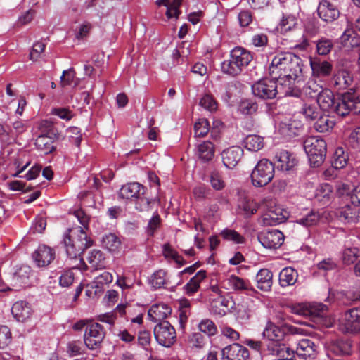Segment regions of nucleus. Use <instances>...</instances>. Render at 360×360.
I'll list each match as a JSON object with an SVG mask.
<instances>
[{
	"mask_svg": "<svg viewBox=\"0 0 360 360\" xmlns=\"http://www.w3.org/2000/svg\"><path fill=\"white\" fill-rule=\"evenodd\" d=\"M271 77L276 79L283 96L298 97L300 89L296 86L302 74V60L290 52L276 54L269 68Z\"/></svg>",
	"mask_w": 360,
	"mask_h": 360,
	"instance_id": "1",
	"label": "nucleus"
},
{
	"mask_svg": "<svg viewBox=\"0 0 360 360\" xmlns=\"http://www.w3.org/2000/svg\"><path fill=\"white\" fill-rule=\"evenodd\" d=\"M316 99L320 108L323 111L335 112L341 117L350 112L360 113V94L355 95L354 92H345L335 99L333 91L325 89Z\"/></svg>",
	"mask_w": 360,
	"mask_h": 360,
	"instance_id": "2",
	"label": "nucleus"
},
{
	"mask_svg": "<svg viewBox=\"0 0 360 360\" xmlns=\"http://www.w3.org/2000/svg\"><path fill=\"white\" fill-rule=\"evenodd\" d=\"M92 240L88 237L84 229L81 227L68 229L63 236V244L67 256L70 259H81L84 251L92 245Z\"/></svg>",
	"mask_w": 360,
	"mask_h": 360,
	"instance_id": "3",
	"label": "nucleus"
},
{
	"mask_svg": "<svg viewBox=\"0 0 360 360\" xmlns=\"http://www.w3.org/2000/svg\"><path fill=\"white\" fill-rule=\"evenodd\" d=\"M252 53L241 46H236L230 52L229 59L221 63L223 73L232 77L238 76L252 60Z\"/></svg>",
	"mask_w": 360,
	"mask_h": 360,
	"instance_id": "4",
	"label": "nucleus"
},
{
	"mask_svg": "<svg viewBox=\"0 0 360 360\" xmlns=\"http://www.w3.org/2000/svg\"><path fill=\"white\" fill-rule=\"evenodd\" d=\"M302 329L286 323L276 324L268 321L262 332L264 338L268 340L269 342H281L288 338L290 335L300 334Z\"/></svg>",
	"mask_w": 360,
	"mask_h": 360,
	"instance_id": "5",
	"label": "nucleus"
},
{
	"mask_svg": "<svg viewBox=\"0 0 360 360\" xmlns=\"http://www.w3.org/2000/svg\"><path fill=\"white\" fill-rule=\"evenodd\" d=\"M276 162L269 159H260L251 173V180L254 186L263 187L267 185L274 176Z\"/></svg>",
	"mask_w": 360,
	"mask_h": 360,
	"instance_id": "6",
	"label": "nucleus"
},
{
	"mask_svg": "<svg viewBox=\"0 0 360 360\" xmlns=\"http://www.w3.org/2000/svg\"><path fill=\"white\" fill-rule=\"evenodd\" d=\"M252 91L255 96L263 100L273 99L282 90L280 89V85L276 79L264 78L260 79L252 85Z\"/></svg>",
	"mask_w": 360,
	"mask_h": 360,
	"instance_id": "7",
	"label": "nucleus"
},
{
	"mask_svg": "<svg viewBox=\"0 0 360 360\" xmlns=\"http://www.w3.org/2000/svg\"><path fill=\"white\" fill-rule=\"evenodd\" d=\"M105 332L103 327L98 323H92L86 326L84 334V342L90 350L98 349L101 347Z\"/></svg>",
	"mask_w": 360,
	"mask_h": 360,
	"instance_id": "8",
	"label": "nucleus"
},
{
	"mask_svg": "<svg viewBox=\"0 0 360 360\" xmlns=\"http://www.w3.org/2000/svg\"><path fill=\"white\" fill-rule=\"evenodd\" d=\"M158 343L165 347H170L176 340L175 328L167 321L158 323L153 330Z\"/></svg>",
	"mask_w": 360,
	"mask_h": 360,
	"instance_id": "9",
	"label": "nucleus"
},
{
	"mask_svg": "<svg viewBox=\"0 0 360 360\" xmlns=\"http://www.w3.org/2000/svg\"><path fill=\"white\" fill-rule=\"evenodd\" d=\"M340 328L345 333H356L360 331V307L346 310L339 320Z\"/></svg>",
	"mask_w": 360,
	"mask_h": 360,
	"instance_id": "10",
	"label": "nucleus"
},
{
	"mask_svg": "<svg viewBox=\"0 0 360 360\" xmlns=\"http://www.w3.org/2000/svg\"><path fill=\"white\" fill-rule=\"evenodd\" d=\"M335 214L345 224L356 223L360 219V208L345 200L342 201L340 206L336 209Z\"/></svg>",
	"mask_w": 360,
	"mask_h": 360,
	"instance_id": "11",
	"label": "nucleus"
},
{
	"mask_svg": "<svg viewBox=\"0 0 360 360\" xmlns=\"http://www.w3.org/2000/svg\"><path fill=\"white\" fill-rule=\"evenodd\" d=\"M226 288L229 290L244 293L250 296H255L257 293V291L248 279L236 275H231L226 278Z\"/></svg>",
	"mask_w": 360,
	"mask_h": 360,
	"instance_id": "12",
	"label": "nucleus"
},
{
	"mask_svg": "<svg viewBox=\"0 0 360 360\" xmlns=\"http://www.w3.org/2000/svg\"><path fill=\"white\" fill-rule=\"evenodd\" d=\"M258 240L267 249H277L284 242L283 233L278 229H269L259 233L257 236Z\"/></svg>",
	"mask_w": 360,
	"mask_h": 360,
	"instance_id": "13",
	"label": "nucleus"
},
{
	"mask_svg": "<svg viewBox=\"0 0 360 360\" xmlns=\"http://www.w3.org/2000/svg\"><path fill=\"white\" fill-rule=\"evenodd\" d=\"M331 82L338 91L347 89V91L354 92L355 93L354 81L351 72L344 69L340 70L333 75Z\"/></svg>",
	"mask_w": 360,
	"mask_h": 360,
	"instance_id": "14",
	"label": "nucleus"
},
{
	"mask_svg": "<svg viewBox=\"0 0 360 360\" xmlns=\"http://www.w3.org/2000/svg\"><path fill=\"white\" fill-rule=\"evenodd\" d=\"M304 150L308 158H323L326 154V143L323 139L310 136L303 143Z\"/></svg>",
	"mask_w": 360,
	"mask_h": 360,
	"instance_id": "15",
	"label": "nucleus"
},
{
	"mask_svg": "<svg viewBox=\"0 0 360 360\" xmlns=\"http://www.w3.org/2000/svg\"><path fill=\"white\" fill-rule=\"evenodd\" d=\"M265 353L275 356L274 360H295L294 350L281 342H269Z\"/></svg>",
	"mask_w": 360,
	"mask_h": 360,
	"instance_id": "16",
	"label": "nucleus"
},
{
	"mask_svg": "<svg viewBox=\"0 0 360 360\" xmlns=\"http://www.w3.org/2000/svg\"><path fill=\"white\" fill-rule=\"evenodd\" d=\"M320 19L327 23H331L340 16V11L337 6L328 0H321L316 9Z\"/></svg>",
	"mask_w": 360,
	"mask_h": 360,
	"instance_id": "17",
	"label": "nucleus"
},
{
	"mask_svg": "<svg viewBox=\"0 0 360 360\" xmlns=\"http://www.w3.org/2000/svg\"><path fill=\"white\" fill-rule=\"evenodd\" d=\"M304 125L298 120H289L281 122L279 127V133L283 138L290 140L299 137L304 134Z\"/></svg>",
	"mask_w": 360,
	"mask_h": 360,
	"instance_id": "18",
	"label": "nucleus"
},
{
	"mask_svg": "<svg viewBox=\"0 0 360 360\" xmlns=\"http://www.w3.org/2000/svg\"><path fill=\"white\" fill-rule=\"evenodd\" d=\"M211 311L219 316H224L229 308H232L233 300L225 295H208Z\"/></svg>",
	"mask_w": 360,
	"mask_h": 360,
	"instance_id": "19",
	"label": "nucleus"
},
{
	"mask_svg": "<svg viewBox=\"0 0 360 360\" xmlns=\"http://www.w3.org/2000/svg\"><path fill=\"white\" fill-rule=\"evenodd\" d=\"M32 257L38 267H46L53 261L56 252L51 247L41 245L32 253Z\"/></svg>",
	"mask_w": 360,
	"mask_h": 360,
	"instance_id": "20",
	"label": "nucleus"
},
{
	"mask_svg": "<svg viewBox=\"0 0 360 360\" xmlns=\"http://www.w3.org/2000/svg\"><path fill=\"white\" fill-rule=\"evenodd\" d=\"M223 360H248L249 350L245 347L233 343L222 349Z\"/></svg>",
	"mask_w": 360,
	"mask_h": 360,
	"instance_id": "21",
	"label": "nucleus"
},
{
	"mask_svg": "<svg viewBox=\"0 0 360 360\" xmlns=\"http://www.w3.org/2000/svg\"><path fill=\"white\" fill-rule=\"evenodd\" d=\"M146 187L138 182H131L123 185L118 192V197L134 202L146 190Z\"/></svg>",
	"mask_w": 360,
	"mask_h": 360,
	"instance_id": "22",
	"label": "nucleus"
},
{
	"mask_svg": "<svg viewBox=\"0 0 360 360\" xmlns=\"http://www.w3.org/2000/svg\"><path fill=\"white\" fill-rule=\"evenodd\" d=\"M352 354V343L348 340L336 339L331 340L328 346V356H348Z\"/></svg>",
	"mask_w": 360,
	"mask_h": 360,
	"instance_id": "23",
	"label": "nucleus"
},
{
	"mask_svg": "<svg viewBox=\"0 0 360 360\" xmlns=\"http://www.w3.org/2000/svg\"><path fill=\"white\" fill-rule=\"evenodd\" d=\"M317 345L311 339H302L297 345L295 355L306 359L308 357L314 358L317 352Z\"/></svg>",
	"mask_w": 360,
	"mask_h": 360,
	"instance_id": "24",
	"label": "nucleus"
},
{
	"mask_svg": "<svg viewBox=\"0 0 360 360\" xmlns=\"http://www.w3.org/2000/svg\"><path fill=\"white\" fill-rule=\"evenodd\" d=\"M31 273V268L27 265L21 266L14 272L11 285L15 288V290H19L28 285Z\"/></svg>",
	"mask_w": 360,
	"mask_h": 360,
	"instance_id": "25",
	"label": "nucleus"
},
{
	"mask_svg": "<svg viewBox=\"0 0 360 360\" xmlns=\"http://www.w3.org/2000/svg\"><path fill=\"white\" fill-rule=\"evenodd\" d=\"M172 313L171 307L163 302L153 304L148 312L149 319L153 322H162Z\"/></svg>",
	"mask_w": 360,
	"mask_h": 360,
	"instance_id": "26",
	"label": "nucleus"
},
{
	"mask_svg": "<svg viewBox=\"0 0 360 360\" xmlns=\"http://www.w3.org/2000/svg\"><path fill=\"white\" fill-rule=\"evenodd\" d=\"M33 310L31 305L26 301H17L11 308V313L13 317L18 321L24 322L30 319Z\"/></svg>",
	"mask_w": 360,
	"mask_h": 360,
	"instance_id": "27",
	"label": "nucleus"
},
{
	"mask_svg": "<svg viewBox=\"0 0 360 360\" xmlns=\"http://www.w3.org/2000/svg\"><path fill=\"white\" fill-rule=\"evenodd\" d=\"M257 287L264 292L271 290L273 285V273L268 269H260L256 275Z\"/></svg>",
	"mask_w": 360,
	"mask_h": 360,
	"instance_id": "28",
	"label": "nucleus"
},
{
	"mask_svg": "<svg viewBox=\"0 0 360 360\" xmlns=\"http://www.w3.org/2000/svg\"><path fill=\"white\" fill-rule=\"evenodd\" d=\"M207 278V272L200 270L193 276L189 281L184 286L183 289L186 295L193 296L197 292L200 287V283Z\"/></svg>",
	"mask_w": 360,
	"mask_h": 360,
	"instance_id": "29",
	"label": "nucleus"
},
{
	"mask_svg": "<svg viewBox=\"0 0 360 360\" xmlns=\"http://www.w3.org/2000/svg\"><path fill=\"white\" fill-rule=\"evenodd\" d=\"M238 207L241 214L248 219L257 212L260 205L255 200L245 197L239 200Z\"/></svg>",
	"mask_w": 360,
	"mask_h": 360,
	"instance_id": "30",
	"label": "nucleus"
},
{
	"mask_svg": "<svg viewBox=\"0 0 360 360\" xmlns=\"http://www.w3.org/2000/svg\"><path fill=\"white\" fill-rule=\"evenodd\" d=\"M297 278V271L290 266L283 269L278 275V282L283 288L293 285L296 283Z\"/></svg>",
	"mask_w": 360,
	"mask_h": 360,
	"instance_id": "31",
	"label": "nucleus"
},
{
	"mask_svg": "<svg viewBox=\"0 0 360 360\" xmlns=\"http://www.w3.org/2000/svg\"><path fill=\"white\" fill-rule=\"evenodd\" d=\"M333 186L329 184H323L316 189L315 199L320 205L326 206L329 204L333 196Z\"/></svg>",
	"mask_w": 360,
	"mask_h": 360,
	"instance_id": "32",
	"label": "nucleus"
},
{
	"mask_svg": "<svg viewBox=\"0 0 360 360\" xmlns=\"http://www.w3.org/2000/svg\"><path fill=\"white\" fill-rule=\"evenodd\" d=\"M57 139L46 136H37L35 140V146L37 150L41 153V155H49L56 149L53 143V141Z\"/></svg>",
	"mask_w": 360,
	"mask_h": 360,
	"instance_id": "33",
	"label": "nucleus"
},
{
	"mask_svg": "<svg viewBox=\"0 0 360 360\" xmlns=\"http://www.w3.org/2000/svg\"><path fill=\"white\" fill-rule=\"evenodd\" d=\"M87 261L94 270L103 269L105 267V257L100 250L94 249L89 253Z\"/></svg>",
	"mask_w": 360,
	"mask_h": 360,
	"instance_id": "34",
	"label": "nucleus"
},
{
	"mask_svg": "<svg viewBox=\"0 0 360 360\" xmlns=\"http://www.w3.org/2000/svg\"><path fill=\"white\" fill-rule=\"evenodd\" d=\"M314 121V129L320 133L328 131L330 129H333L335 125L334 120L330 118L329 115L323 114L322 112Z\"/></svg>",
	"mask_w": 360,
	"mask_h": 360,
	"instance_id": "35",
	"label": "nucleus"
},
{
	"mask_svg": "<svg viewBox=\"0 0 360 360\" xmlns=\"http://www.w3.org/2000/svg\"><path fill=\"white\" fill-rule=\"evenodd\" d=\"M38 136H46L50 138H58V129L51 121L44 120L37 124Z\"/></svg>",
	"mask_w": 360,
	"mask_h": 360,
	"instance_id": "36",
	"label": "nucleus"
},
{
	"mask_svg": "<svg viewBox=\"0 0 360 360\" xmlns=\"http://www.w3.org/2000/svg\"><path fill=\"white\" fill-rule=\"evenodd\" d=\"M150 284L155 289L167 288L168 284L167 272L164 269L155 271L151 276Z\"/></svg>",
	"mask_w": 360,
	"mask_h": 360,
	"instance_id": "37",
	"label": "nucleus"
},
{
	"mask_svg": "<svg viewBox=\"0 0 360 360\" xmlns=\"http://www.w3.org/2000/svg\"><path fill=\"white\" fill-rule=\"evenodd\" d=\"M310 65L314 75L317 76H328L333 69L332 65L328 61L311 60Z\"/></svg>",
	"mask_w": 360,
	"mask_h": 360,
	"instance_id": "38",
	"label": "nucleus"
},
{
	"mask_svg": "<svg viewBox=\"0 0 360 360\" xmlns=\"http://www.w3.org/2000/svg\"><path fill=\"white\" fill-rule=\"evenodd\" d=\"M285 217L278 209L269 210L263 217V224L266 226H276L285 221Z\"/></svg>",
	"mask_w": 360,
	"mask_h": 360,
	"instance_id": "39",
	"label": "nucleus"
},
{
	"mask_svg": "<svg viewBox=\"0 0 360 360\" xmlns=\"http://www.w3.org/2000/svg\"><path fill=\"white\" fill-rule=\"evenodd\" d=\"M316 52L319 56L328 55L334 47V42L332 39L321 37L316 41Z\"/></svg>",
	"mask_w": 360,
	"mask_h": 360,
	"instance_id": "40",
	"label": "nucleus"
},
{
	"mask_svg": "<svg viewBox=\"0 0 360 360\" xmlns=\"http://www.w3.org/2000/svg\"><path fill=\"white\" fill-rule=\"evenodd\" d=\"M113 280L112 275L108 271H103L96 276L91 283V288H95V293L103 291L105 285L110 283Z\"/></svg>",
	"mask_w": 360,
	"mask_h": 360,
	"instance_id": "41",
	"label": "nucleus"
},
{
	"mask_svg": "<svg viewBox=\"0 0 360 360\" xmlns=\"http://www.w3.org/2000/svg\"><path fill=\"white\" fill-rule=\"evenodd\" d=\"M144 194L145 191L133 202L135 204V209L139 212H148L151 210L156 203L155 199L148 198L145 196Z\"/></svg>",
	"mask_w": 360,
	"mask_h": 360,
	"instance_id": "42",
	"label": "nucleus"
},
{
	"mask_svg": "<svg viewBox=\"0 0 360 360\" xmlns=\"http://www.w3.org/2000/svg\"><path fill=\"white\" fill-rule=\"evenodd\" d=\"M360 250L356 247L345 245L342 252V261L345 265L354 263L359 257Z\"/></svg>",
	"mask_w": 360,
	"mask_h": 360,
	"instance_id": "43",
	"label": "nucleus"
},
{
	"mask_svg": "<svg viewBox=\"0 0 360 360\" xmlns=\"http://www.w3.org/2000/svg\"><path fill=\"white\" fill-rule=\"evenodd\" d=\"M219 235L224 240L231 241L235 244H243L245 242V238L233 229L226 228Z\"/></svg>",
	"mask_w": 360,
	"mask_h": 360,
	"instance_id": "44",
	"label": "nucleus"
},
{
	"mask_svg": "<svg viewBox=\"0 0 360 360\" xmlns=\"http://www.w3.org/2000/svg\"><path fill=\"white\" fill-rule=\"evenodd\" d=\"M245 145L248 150L258 151L264 146L263 138L257 135H249L245 139Z\"/></svg>",
	"mask_w": 360,
	"mask_h": 360,
	"instance_id": "45",
	"label": "nucleus"
},
{
	"mask_svg": "<svg viewBox=\"0 0 360 360\" xmlns=\"http://www.w3.org/2000/svg\"><path fill=\"white\" fill-rule=\"evenodd\" d=\"M320 217L319 212L311 210L307 215L297 219L296 222L303 226L309 227L316 225L319 222Z\"/></svg>",
	"mask_w": 360,
	"mask_h": 360,
	"instance_id": "46",
	"label": "nucleus"
},
{
	"mask_svg": "<svg viewBox=\"0 0 360 360\" xmlns=\"http://www.w3.org/2000/svg\"><path fill=\"white\" fill-rule=\"evenodd\" d=\"M102 243L109 251L114 252L119 248L121 241L115 233H110L103 237Z\"/></svg>",
	"mask_w": 360,
	"mask_h": 360,
	"instance_id": "47",
	"label": "nucleus"
},
{
	"mask_svg": "<svg viewBox=\"0 0 360 360\" xmlns=\"http://www.w3.org/2000/svg\"><path fill=\"white\" fill-rule=\"evenodd\" d=\"M300 113L303 114L307 120H315L321 112L314 104L304 103L301 108Z\"/></svg>",
	"mask_w": 360,
	"mask_h": 360,
	"instance_id": "48",
	"label": "nucleus"
},
{
	"mask_svg": "<svg viewBox=\"0 0 360 360\" xmlns=\"http://www.w3.org/2000/svg\"><path fill=\"white\" fill-rule=\"evenodd\" d=\"M304 91L310 97L318 96L325 89L318 84L315 79H310L303 87Z\"/></svg>",
	"mask_w": 360,
	"mask_h": 360,
	"instance_id": "49",
	"label": "nucleus"
},
{
	"mask_svg": "<svg viewBox=\"0 0 360 360\" xmlns=\"http://www.w3.org/2000/svg\"><path fill=\"white\" fill-rule=\"evenodd\" d=\"M198 329L207 336L214 335L217 333V326L209 319L202 320L198 324Z\"/></svg>",
	"mask_w": 360,
	"mask_h": 360,
	"instance_id": "50",
	"label": "nucleus"
},
{
	"mask_svg": "<svg viewBox=\"0 0 360 360\" xmlns=\"http://www.w3.org/2000/svg\"><path fill=\"white\" fill-rule=\"evenodd\" d=\"M257 102L251 98L244 99L239 104V110L244 115H252L257 111Z\"/></svg>",
	"mask_w": 360,
	"mask_h": 360,
	"instance_id": "51",
	"label": "nucleus"
},
{
	"mask_svg": "<svg viewBox=\"0 0 360 360\" xmlns=\"http://www.w3.org/2000/svg\"><path fill=\"white\" fill-rule=\"evenodd\" d=\"M210 129V122L207 119H199L194 124L195 136L198 137H204L207 134Z\"/></svg>",
	"mask_w": 360,
	"mask_h": 360,
	"instance_id": "52",
	"label": "nucleus"
},
{
	"mask_svg": "<svg viewBox=\"0 0 360 360\" xmlns=\"http://www.w3.org/2000/svg\"><path fill=\"white\" fill-rule=\"evenodd\" d=\"M328 307L322 303H314L309 306V313L315 319H322L326 316Z\"/></svg>",
	"mask_w": 360,
	"mask_h": 360,
	"instance_id": "53",
	"label": "nucleus"
},
{
	"mask_svg": "<svg viewBox=\"0 0 360 360\" xmlns=\"http://www.w3.org/2000/svg\"><path fill=\"white\" fill-rule=\"evenodd\" d=\"M198 158H213L214 155V144L210 141H204L198 147Z\"/></svg>",
	"mask_w": 360,
	"mask_h": 360,
	"instance_id": "54",
	"label": "nucleus"
},
{
	"mask_svg": "<svg viewBox=\"0 0 360 360\" xmlns=\"http://www.w3.org/2000/svg\"><path fill=\"white\" fill-rule=\"evenodd\" d=\"M348 144L354 153H360V127L353 130L348 139Z\"/></svg>",
	"mask_w": 360,
	"mask_h": 360,
	"instance_id": "55",
	"label": "nucleus"
},
{
	"mask_svg": "<svg viewBox=\"0 0 360 360\" xmlns=\"http://www.w3.org/2000/svg\"><path fill=\"white\" fill-rule=\"evenodd\" d=\"M297 164V159H276L275 167L281 171H290Z\"/></svg>",
	"mask_w": 360,
	"mask_h": 360,
	"instance_id": "56",
	"label": "nucleus"
},
{
	"mask_svg": "<svg viewBox=\"0 0 360 360\" xmlns=\"http://www.w3.org/2000/svg\"><path fill=\"white\" fill-rule=\"evenodd\" d=\"M11 333L6 326H0V348H4L11 342Z\"/></svg>",
	"mask_w": 360,
	"mask_h": 360,
	"instance_id": "57",
	"label": "nucleus"
},
{
	"mask_svg": "<svg viewBox=\"0 0 360 360\" xmlns=\"http://www.w3.org/2000/svg\"><path fill=\"white\" fill-rule=\"evenodd\" d=\"M76 72L74 68H71L67 70H64L60 77V85L62 87L70 86L74 81Z\"/></svg>",
	"mask_w": 360,
	"mask_h": 360,
	"instance_id": "58",
	"label": "nucleus"
},
{
	"mask_svg": "<svg viewBox=\"0 0 360 360\" xmlns=\"http://www.w3.org/2000/svg\"><path fill=\"white\" fill-rule=\"evenodd\" d=\"M161 223V219L158 214H155L152 217V218L149 220L148 226H147V235L148 236H153L155 231L160 226Z\"/></svg>",
	"mask_w": 360,
	"mask_h": 360,
	"instance_id": "59",
	"label": "nucleus"
},
{
	"mask_svg": "<svg viewBox=\"0 0 360 360\" xmlns=\"http://www.w3.org/2000/svg\"><path fill=\"white\" fill-rule=\"evenodd\" d=\"M243 154V149L238 146H233L226 150H224L221 153L223 158H240Z\"/></svg>",
	"mask_w": 360,
	"mask_h": 360,
	"instance_id": "60",
	"label": "nucleus"
},
{
	"mask_svg": "<svg viewBox=\"0 0 360 360\" xmlns=\"http://www.w3.org/2000/svg\"><path fill=\"white\" fill-rule=\"evenodd\" d=\"M82 342L80 340L70 341L67 345V352L71 356L82 354Z\"/></svg>",
	"mask_w": 360,
	"mask_h": 360,
	"instance_id": "61",
	"label": "nucleus"
},
{
	"mask_svg": "<svg viewBox=\"0 0 360 360\" xmlns=\"http://www.w3.org/2000/svg\"><path fill=\"white\" fill-rule=\"evenodd\" d=\"M296 18L291 15L283 16L280 22L281 31L291 30L296 25Z\"/></svg>",
	"mask_w": 360,
	"mask_h": 360,
	"instance_id": "62",
	"label": "nucleus"
},
{
	"mask_svg": "<svg viewBox=\"0 0 360 360\" xmlns=\"http://www.w3.org/2000/svg\"><path fill=\"white\" fill-rule=\"evenodd\" d=\"M151 341V335L150 331L143 330L139 333L138 342L139 345L143 347L146 350L149 349Z\"/></svg>",
	"mask_w": 360,
	"mask_h": 360,
	"instance_id": "63",
	"label": "nucleus"
},
{
	"mask_svg": "<svg viewBox=\"0 0 360 360\" xmlns=\"http://www.w3.org/2000/svg\"><path fill=\"white\" fill-rule=\"evenodd\" d=\"M188 342L192 347L202 348L205 345V338L200 332L193 333L189 337Z\"/></svg>",
	"mask_w": 360,
	"mask_h": 360,
	"instance_id": "64",
	"label": "nucleus"
}]
</instances>
